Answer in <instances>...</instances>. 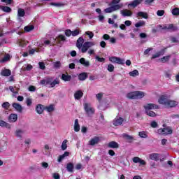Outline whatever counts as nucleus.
Returning a JSON list of instances; mask_svg holds the SVG:
<instances>
[{"label": "nucleus", "instance_id": "46", "mask_svg": "<svg viewBox=\"0 0 179 179\" xmlns=\"http://www.w3.org/2000/svg\"><path fill=\"white\" fill-rule=\"evenodd\" d=\"M53 66L55 69H59L62 66V64L60 61L53 62Z\"/></svg>", "mask_w": 179, "mask_h": 179}, {"label": "nucleus", "instance_id": "57", "mask_svg": "<svg viewBox=\"0 0 179 179\" xmlns=\"http://www.w3.org/2000/svg\"><path fill=\"white\" fill-rule=\"evenodd\" d=\"M108 71L109 72H113L114 71V65H113L112 64L108 65Z\"/></svg>", "mask_w": 179, "mask_h": 179}, {"label": "nucleus", "instance_id": "4", "mask_svg": "<svg viewBox=\"0 0 179 179\" xmlns=\"http://www.w3.org/2000/svg\"><path fill=\"white\" fill-rule=\"evenodd\" d=\"M84 109L88 117H92V115L95 113V110L89 103L84 104Z\"/></svg>", "mask_w": 179, "mask_h": 179}, {"label": "nucleus", "instance_id": "9", "mask_svg": "<svg viewBox=\"0 0 179 179\" xmlns=\"http://www.w3.org/2000/svg\"><path fill=\"white\" fill-rule=\"evenodd\" d=\"M144 108L145 111L153 110V108L157 110L159 109V105H156L155 103H148L144 106Z\"/></svg>", "mask_w": 179, "mask_h": 179}, {"label": "nucleus", "instance_id": "27", "mask_svg": "<svg viewBox=\"0 0 179 179\" xmlns=\"http://www.w3.org/2000/svg\"><path fill=\"white\" fill-rule=\"evenodd\" d=\"M99 141H100L99 137H94L89 141V144L91 145V146H94V145H97V143H99Z\"/></svg>", "mask_w": 179, "mask_h": 179}, {"label": "nucleus", "instance_id": "38", "mask_svg": "<svg viewBox=\"0 0 179 179\" xmlns=\"http://www.w3.org/2000/svg\"><path fill=\"white\" fill-rule=\"evenodd\" d=\"M178 28H177L176 26H174L173 24H168V30H170L171 31H176L178 30Z\"/></svg>", "mask_w": 179, "mask_h": 179}, {"label": "nucleus", "instance_id": "60", "mask_svg": "<svg viewBox=\"0 0 179 179\" xmlns=\"http://www.w3.org/2000/svg\"><path fill=\"white\" fill-rule=\"evenodd\" d=\"M157 16H163L164 15V10H159L157 12Z\"/></svg>", "mask_w": 179, "mask_h": 179}, {"label": "nucleus", "instance_id": "7", "mask_svg": "<svg viewBox=\"0 0 179 179\" xmlns=\"http://www.w3.org/2000/svg\"><path fill=\"white\" fill-rule=\"evenodd\" d=\"M143 0H134L133 1L130 2L129 3L127 4L128 8H136L138 5H141L142 3V1Z\"/></svg>", "mask_w": 179, "mask_h": 179}, {"label": "nucleus", "instance_id": "49", "mask_svg": "<svg viewBox=\"0 0 179 179\" xmlns=\"http://www.w3.org/2000/svg\"><path fill=\"white\" fill-rule=\"evenodd\" d=\"M172 15L174 16H178L179 15V8H175L172 10Z\"/></svg>", "mask_w": 179, "mask_h": 179}, {"label": "nucleus", "instance_id": "64", "mask_svg": "<svg viewBox=\"0 0 179 179\" xmlns=\"http://www.w3.org/2000/svg\"><path fill=\"white\" fill-rule=\"evenodd\" d=\"M41 166L43 167V169H48V163H47V162H42L41 163Z\"/></svg>", "mask_w": 179, "mask_h": 179}, {"label": "nucleus", "instance_id": "14", "mask_svg": "<svg viewBox=\"0 0 179 179\" xmlns=\"http://www.w3.org/2000/svg\"><path fill=\"white\" fill-rule=\"evenodd\" d=\"M133 162L134 163H139L141 166H145V164H146V162H145V160H143L138 157H135L133 158Z\"/></svg>", "mask_w": 179, "mask_h": 179}, {"label": "nucleus", "instance_id": "41", "mask_svg": "<svg viewBox=\"0 0 179 179\" xmlns=\"http://www.w3.org/2000/svg\"><path fill=\"white\" fill-rule=\"evenodd\" d=\"M50 82V78H46L45 80H41V85H45V86H49Z\"/></svg>", "mask_w": 179, "mask_h": 179}, {"label": "nucleus", "instance_id": "45", "mask_svg": "<svg viewBox=\"0 0 179 179\" xmlns=\"http://www.w3.org/2000/svg\"><path fill=\"white\" fill-rule=\"evenodd\" d=\"M68 140H64L62 143V150H66V148H68Z\"/></svg>", "mask_w": 179, "mask_h": 179}, {"label": "nucleus", "instance_id": "6", "mask_svg": "<svg viewBox=\"0 0 179 179\" xmlns=\"http://www.w3.org/2000/svg\"><path fill=\"white\" fill-rule=\"evenodd\" d=\"M120 15H122L123 17H131L133 13H132V11H131L129 9H124L120 10Z\"/></svg>", "mask_w": 179, "mask_h": 179}, {"label": "nucleus", "instance_id": "13", "mask_svg": "<svg viewBox=\"0 0 179 179\" xmlns=\"http://www.w3.org/2000/svg\"><path fill=\"white\" fill-rule=\"evenodd\" d=\"M23 134H24V130L20 129H17L15 132L16 138H19L20 139L23 138Z\"/></svg>", "mask_w": 179, "mask_h": 179}, {"label": "nucleus", "instance_id": "61", "mask_svg": "<svg viewBox=\"0 0 179 179\" xmlns=\"http://www.w3.org/2000/svg\"><path fill=\"white\" fill-rule=\"evenodd\" d=\"M29 92H36V87L30 85L28 88Z\"/></svg>", "mask_w": 179, "mask_h": 179}, {"label": "nucleus", "instance_id": "32", "mask_svg": "<svg viewBox=\"0 0 179 179\" xmlns=\"http://www.w3.org/2000/svg\"><path fill=\"white\" fill-rule=\"evenodd\" d=\"M168 105H166V107H176V106H177L178 104V102L176 101H171L169 100L168 101Z\"/></svg>", "mask_w": 179, "mask_h": 179}, {"label": "nucleus", "instance_id": "18", "mask_svg": "<svg viewBox=\"0 0 179 179\" xmlns=\"http://www.w3.org/2000/svg\"><path fill=\"white\" fill-rule=\"evenodd\" d=\"M13 107L17 111V113H22L23 111V108L22 107V105L17 103H13Z\"/></svg>", "mask_w": 179, "mask_h": 179}, {"label": "nucleus", "instance_id": "5", "mask_svg": "<svg viewBox=\"0 0 179 179\" xmlns=\"http://www.w3.org/2000/svg\"><path fill=\"white\" fill-rule=\"evenodd\" d=\"M158 134H159V135H171V134H173V129H171V127L159 129H158Z\"/></svg>", "mask_w": 179, "mask_h": 179}, {"label": "nucleus", "instance_id": "47", "mask_svg": "<svg viewBox=\"0 0 179 179\" xmlns=\"http://www.w3.org/2000/svg\"><path fill=\"white\" fill-rule=\"evenodd\" d=\"M24 29L25 31H28V32L31 31V30H34V26L28 25V26L24 27Z\"/></svg>", "mask_w": 179, "mask_h": 179}, {"label": "nucleus", "instance_id": "29", "mask_svg": "<svg viewBox=\"0 0 179 179\" xmlns=\"http://www.w3.org/2000/svg\"><path fill=\"white\" fill-rule=\"evenodd\" d=\"M11 73H12V71H10V70L9 69H4V70H2L1 72V75L2 76H10Z\"/></svg>", "mask_w": 179, "mask_h": 179}, {"label": "nucleus", "instance_id": "12", "mask_svg": "<svg viewBox=\"0 0 179 179\" xmlns=\"http://www.w3.org/2000/svg\"><path fill=\"white\" fill-rule=\"evenodd\" d=\"M170 99H167V96H162L159 99V104H162L165 107H167V105L169 103Z\"/></svg>", "mask_w": 179, "mask_h": 179}, {"label": "nucleus", "instance_id": "56", "mask_svg": "<svg viewBox=\"0 0 179 179\" xmlns=\"http://www.w3.org/2000/svg\"><path fill=\"white\" fill-rule=\"evenodd\" d=\"M65 34L67 37H71V36H72V31L71 29H66L65 31Z\"/></svg>", "mask_w": 179, "mask_h": 179}, {"label": "nucleus", "instance_id": "8", "mask_svg": "<svg viewBox=\"0 0 179 179\" xmlns=\"http://www.w3.org/2000/svg\"><path fill=\"white\" fill-rule=\"evenodd\" d=\"M123 122L124 118L117 116L113 120V125H115V127H119V125H122Z\"/></svg>", "mask_w": 179, "mask_h": 179}, {"label": "nucleus", "instance_id": "54", "mask_svg": "<svg viewBox=\"0 0 179 179\" xmlns=\"http://www.w3.org/2000/svg\"><path fill=\"white\" fill-rule=\"evenodd\" d=\"M124 138H125V139H127V141H132V139H134V137H132L130 135H128L127 134H123Z\"/></svg>", "mask_w": 179, "mask_h": 179}, {"label": "nucleus", "instance_id": "58", "mask_svg": "<svg viewBox=\"0 0 179 179\" xmlns=\"http://www.w3.org/2000/svg\"><path fill=\"white\" fill-rule=\"evenodd\" d=\"M117 57H111L109 58V61H110V62H113V64L117 63Z\"/></svg>", "mask_w": 179, "mask_h": 179}, {"label": "nucleus", "instance_id": "19", "mask_svg": "<svg viewBox=\"0 0 179 179\" xmlns=\"http://www.w3.org/2000/svg\"><path fill=\"white\" fill-rule=\"evenodd\" d=\"M0 127H1L2 128H7V129H10V128H12L10 124L3 120H0Z\"/></svg>", "mask_w": 179, "mask_h": 179}, {"label": "nucleus", "instance_id": "10", "mask_svg": "<svg viewBox=\"0 0 179 179\" xmlns=\"http://www.w3.org/2000/svg\"><path fill=\"white\" fill-rule=\"evenodd\" d=\"M9 90L11 93H13V97H16V96L19 94V91L20 90V88L17 87L10 86Z\"/></svg>", "mask_w": 179, "mask_h": 179}, {"label": "nucleus", "instance_id": "37", "mask_svg": "<svg viewBox=\"0 0 179 179\" xmlns=\"http://www.w3.org/2000/svg\"><path fill=\"white\" fill-rule=\"evenodd\" d=\"M137 16H138L140 17H143V19H148V13H146L145 12L139 11L137 13Z\"/></svg>", "mask_w": 179, "mask_h": 179}, {"label": "nucleus", "instance_id": "31", "mask_svg": "<svg viewBox=\"0 0 179 179\" xmlns=\"http://www.w3.org/2000/svg\"><path fill=\"white\" fill-rule=\"evenodd\" d=\"M1 10H3V12H6V13H10V12H12V8H10V7L8 6H1Z\"/></svg>", "mask_w": 179, "mask_h": 179}, {"label": "nucleus", "instance_id": "2", "mask_svg": "<svg viewBox=\"0 0 179 179\" xmlns=\"http://www.w3.org/2000/svg\"><path fill=\"white\" fill-rule=\"evenodd\" d=\"M126 97L130 100H139L145 97V92L142 91H134L127 94Z\"/></svg>", "mask_w": 179, "mask_h": 179}, {"label": "nucleus", "instance_id": "23", "mask_svg": "<svg viewBox=\"0 0 179 179\" xmlns=\"http://www.w3.org/2000/svg\"><path fill=\"white\" fill-rule=\"evenodd\" d=\"M68 156H69V152L66 151L63 155L59 156L57 159L58 162L61 163V162H62L65 157H68Z\"/></svg>", "mask_w": 179, "mask_h": 179}, {"label": "nucleus", "instance_id": "3", "mask_svg": "<svg viewBox=\"0 0 179 179\" xmlns=\"http://www.w3.org/2000/svg\"><path fill=\"white\" fill-rule=\"evenodd\" d=\"M94 45H96V43L87 41L83 43V48H81V52L85 54V52H87V50H89V48H92V47H94Z\"/></svg>", "mask_w": 179, "mask_h": 179}, {"label": "nucleus", "instance_id": "30", "mask_svg": "<svg viewBox=\"0 0 179 179\" xmlns=\"http://www.w3.org/2000/svg\"><path fill=\"white\" fill-rule=\"evenodd\" d=\"M26 15V12L23 8H18L17 10V17H23Z\"/></svg>", "mask_w": 179, "mask_h": 179}, {"label": "nucleus", "instance_id": "20", "mask_svg": "<svg viewBox=\"0 0 179 179\" xmlns=\"http://www.w3.org/2000/svg\"><path fill=\"white\" fill-rule=\"evenodd\" d=\"M74 97H75L76 100H80V99H82V97H83V92H82L81 90H78L74 94Z\"/></svg>", "mask_w": 179, "mask_h": 179}, {"label": "nucleus", "instance_id": "39", "mask_svg": "<svg viewBox=\"0 0 179 179\" xmlns=\"http://www.w3.org/2000/svg\"><path fill=\"white\" fill-rule=\"evenodd\" d=\"M45 110H46V111H48V113H52V111H54V110H55V107L54 106V105H50L49 106H46L45 108Z\"/></svg>", "mask_w": 179, "mask_h": 179}, {"label": "nucleus", "instance_id": "43", "mask_svg": "<svg viewBox=\"0 0 179 179\" xmlns=\"http://www.w3.org/2000/svg\"><path fill=\"white\" fill-rule=\"evenodd\" d=\"M129 75L135 78V76H139V71H138V70H134L133 71L129 72Z\"/></svg>", "mask_w": 179, "mask_h": 179}, {"label": "nucleus", "instance_id": "59", "mask_svg": "<svg viewBox=\"0 0 179 179\" xmlns=\"http://www.w3.org/2000/svg\"><path fill=\"white\" fill-rule=\"evenodd\" d=\"M103 92H100L96 95V97L97 100H99V101H100V100H101V99L103 98Z\"/></svg>", "mask_w": 179, "mask_h": 179}, {"label": "nucleus", "instance_id": "63", "mask_svg": "<svg viewBox=\"0 0 179 179\" xmlns=\"http://www.w3.org/2000/svg\"><path fill=\"white\" fill-rule=\"evenodd\" d=\"M171 41L172 43H179L178 38H176V37H171Z\"/></svg>", "mask_w": 179, "mask_h": 179}, {"label": "nucleus", "instance_id": "17", "mask_svg": "<svg viewBox=\"0 0 179 179\" xmlns=\"http://www.w3.org/2000/svg\"><path fill=\"white\" fill-rule=\"evenodd\" d=\"M50 82L48 87H55L56 85H59V80L55 79L52 81V78H50Z\"/></svg>", "mask_w": 179, "mask_h": 179}, {"label": "nucleus", "instance_id": "42", "mask_svg": "<svg viewBox=\"0 0 179 179\" xmlns=\"http://www.w3.org/2000/svg\"><path fill=\"white\" fill-rule=\"evenodd\" d=\"M10 59V55H6L2 59L0 60V62L1 64H3V62H7V61H9Z\"/></svg>", "mask_w": 179, "mask_h": 179}, {"label": "nucleus", "instance_id": "26", "mask_svg": "<svg viewBox=\"0 0 179 179\" xmlns=\"http://www.w3.org/2000/svg\"><path fill=\"white\" fill-rule=\"evenodd\" d=\"M74 131L79 132L80 131V125H79V120L76 119L74 122Z\"/></svg>", "mask_w": 179, "mask_h": 179}, {"label": "nucleus", "instance_id": "62", "mask_svg": "<svg viewBox=\"0 0 179 179\" xmlns=\"http://www.w3.org/2000/svg\"><path fill=\"white\" fill-rule=\"evenodd\" d=\"M9 103L8 102H4L3 104H2V108H9Z\"/></svg>", "mask_w": 179, "mask_h": 179}, {"label": "nucleus", "instance_id": "16", "mask_svg": "<svg viewBox=\"0 0 179 179\" xmlns=\"http://www.w3.org/2000/svg\"><path fill=\"white\" fill-rule=\"evenodd\" d=\"M83 43H85V39H83V37H80L78 40H77V43H76V46L79 48V50H80V48L82 49L83 47Z\"/></svg>", "mask_w": 179, "mask_h": 179}, {"label": "nucleus", "instance_id": "33", "mask_svg": "<svg viewBox=\"0 0 179 179\" xmlns=\"http://www.w3.org/2000/svg\"><path fill=\"white\" fill-rule=\"evenodd\" d=\"M43 45H54V44H55V43H54V41L53 42L50 40H47V39H44L43 41Z\"/></svg>", "mask_w": 179, "mask_h": 179}, {"label": "nucleus", "instance_id": "1", "mask_svg": "<svg viewBox=\"0 0 179 179\" xmlns=\"http://www.w3.org/2000/svg\"><path fill=\"white\" fill-rule=\"evenodd\" d=\"M121 0H112L110 3V6L104 10L105 13H113V12H116V10H120L124 8V3H120Z\"/></svg>", "mask_w": 179, "mask_h": 179}, {"label": "nucleus", "instance_id": "48", "mask_svg": "<svg viewBox=\"0 0 179 179\" xmlns=\"http://www.w3.org/2000/svg\"><path fill=\"white\" fill-rule=\"evenodd\" d=\"M116 64H118L119 65H124V64H125V60L124 59L117 57L116 60Z\"/></svg>", "mask_w": 179, "mask_h": 179}, {"label": "nucleus", "instance_id": "22", "mask_svg": "<svg viewBox=\"0 0 179 179\" xmlns=\"http://www.w3.org/2000/svg\"><path fill=\"white\" fill-rule=\"evenodd\" d=\"M161 55H164V49H162L159 52L152 55V59L159 58V57H161Z\"/></svg>", "mask_w": 179, "mask_h": 179}, {"label": "nucleus", "instance_id": "52", "mask_svg": "<svg viewBox=\"0 0 179 179\" xmlns=\"http://www.w3.org/2000/svg\"><path fill=\"white\" fill-rule=\"evenodd\" d=\"M80 33V31L79 29H76L74 31H71V36L73 37H76V36H79V34Z\"/></svg>", "mask_w": 179, "mask_h": 179}, {"label": "nucleus", "instance_id": "34", "mask_svg": "<svg viewBox=\"0 0 179 179\" xmlns=\"http://www.w3.org/2000/svg\"><path fill=\"white\" fill-rule=\"evenodd\" d=\"M62 80H64V82H69V80H71V79H72V76H71L69 75L62 74Z\"/></svg>", "mask_w": 179, "mask_h": 179}, {"label": "nucleus", "instance_id": "51", "mask_svg": "<svg viewBox=\"0 0 179 179\" xmlns=\"http://www.w3.org/2000/svg\"><path fill=\"white\" fill-rule=\"evenodd\" d=\"M145 112L149 117H156V113L152 110H145Z\"/></svg>", "mask_w": 179, "mask_h": 179}, {"label": "nucleus", "instance_id": "24", "mask_svg": "<svg viewBox=\"0 0 179 179\" xmlns=\"http://www.w3.org/2000/svg\"><path fill=\"white\" fill-rule=\"evenodd\" d=\"M9 122H16L17 121V115L10 114L8 117Z\"/></svg>", "mask_w": 179, "mask_h": 179}, {"label": "nucleus", "instance_id": "15", "mask_svg": "<svg viewBox=\"0 0 179 179\" xmlns=\"http://www.w3.org/2000/svg\"><path fill=\"white\" fill-rule=\"evenodd\" d=\"M54 43H57L58 44H61V41H65L66 38L64 35H59L56 38H53Z\"/></svg>", "mask_w": 179, "mask_h": 179}, {"label": "nucleus", "instance_id": "25", "mask_svg": "<svg viewBox=\"0 0 179 179\" xmlns=\"http://www.w3.org/2000/svg\"><path fill=\"white\" fill-rule=\"evenodd\" d=\"M79 62L80 64H81V65H83V66H90V62H89V61H87L86 59L83 57L80 59Z\"/></svg>", "mask_w": 179, "mask_h": 179}, {"label": "nucleus", "instance_id": "11", "mask_svg": "<svg viewBox=\"0 0 179 179\" xmlns=\"http://www.w3.org/2000/svg\"><path fill=\"white\" fill-rule=\"evenodd\" d=\"M149 158L150 159V160L157 162L162 158V155L159 153H152L149 155Z\"/></svg>", "mask_w": 179, "mask_h": 179}, {"label": "nucleus", "instance_id": "40", "mask_svg": "<svg viewBox=\"0 0 179 179\" xmlns=\"http://www.w3.org/2000/svg\"><path fill=\"white\" fill-rule=\"evenodd\" d=\"M170 58H171V55L164 56L159 59L164 64L165 62H168V61H170Z\"/></svg>", "mask_w": 179, "mask_h": 179}, {"label": "nucleus", "instance_id": "44", "mask_svg": "<svg viewBox=\"0 0 179 179\" xmlns=\"http://www.w3.org/2000/svg\"><path fill=\"white\" fill-rule=\"evenodd\" d=\"M66 169L69 173L73 172V164L72 163L67 164Z\"/></svg>", "mask_w": 179, "mask_h": 179}, {"label": "nucleus", "instance_id": "36", "mask_svg": "<svg viewBox=\"0 0 179 179\" xmlns=\"http://www.w3.org/2000/svg\"><path fill=\"white\" fill-rule=\"evenodd\" d=\"M87 78V74L86 73H81L78 76L79 80H86Z\"/></svg>", "mask_w": 179, "mask_h": 179}, {"label": "nucleus", "instance_id": "35", "mask_svg": "<svg viewBox=\"0 0 179 179\" xmlns=\"http://www.w3.org/2000/svg\"><path fill=\"white\" fill-rule=\"evenodd\" d=\"M146 24V22L143 20H140L137 23L135 24V27L139 28V27H143Z\"/></svg>", "mask_w": 179, "mask_h": 179}, {"label": "nucleus", "instance_id": "55", "mask_svg": "<svg viewBox=\"0 0 179 179\" xmlns=\"http://www.w3.org/2000/svg\"><path fill=\"white\" fill-rule=\"evenodd\" d=\"M85 34L87 36H89V38L90 39H92V37H94V34H93V32L90 31H87L85 32Z\"/></svg>", "mask_w": 179, "mask_h": 179}, {"label": "nucleus", "instance_id": "53", "mask_svg": "<svg viewBox=\"0 0 179 179\" xmlns=\"http://www.w3.org/2000/svg\"><path fill=\"white\" fill-rule=\"evenodd\" d=\"M52 6H56L57 8H61V6H64V3H50Z\"/></svg>", "mask_w": 179, "mask_h": 179}, {"label": "nucleus", "instance_id": "50", "mask_svg": "<svg viewBox=\"0 0 179 179\" xmlns=\"http://www.w3.org/2000/svg\"><path fill=\"white\" fill-rule=\"evenodd\" d=\"M138 136H140V138H148V134L146 133V131H140L138 133Z\"/></svg>", "mask_w": 179, "mask_h": 179}, {"label": "nucleus", "instance_id": "28", "mask_svg": "<svg viewBox=\"0 0 179 179\" xmlns=\"http://www.w3.org/2000/svg\"><path fill=\"white\" fill-rule=\"evenodd\" d=\"M108 147L110 148V149H117L119 147L118 144L115 141H111L108 143Z\"/></svg>", "mask_w": 179, "mask_h": 179}, {"label": "nucleus", "instance_id": "21", "mask_svg": "<svg viewBox=\"0 0 179 179\" xmlns=\"http://www.w3.org/2000/svg\"><path fill=\"white\" fill-rule=\"evenodd\" d=\"M36 113L38 114H43L44 110H45V108H44V106L41 104H38L36 107Z\"/></svg>", "mask_w": 179, "mask_h": 179}]
</instances>
